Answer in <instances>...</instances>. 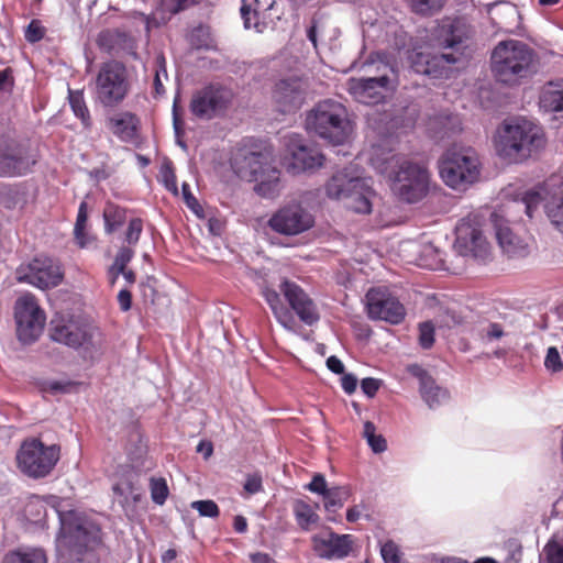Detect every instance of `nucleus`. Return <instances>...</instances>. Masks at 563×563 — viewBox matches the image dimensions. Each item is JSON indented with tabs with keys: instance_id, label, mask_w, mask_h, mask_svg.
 <instances>
[{
	"instance_id": "8",
	"label": "nucleus",
	"mask_w": 563,
	"mask_h": 563,
	"mask_svg": "<svg viewBox=\"0 0 563 563\" xmlns=\"http://www.w3.org/2000/svg\"><path fill=\"white\" fill-rule=\"evenodd\" d=\"M482 164L471 147L448 150L439 162V172L444 184L455 190H465L481 177Z\"/></svg>"
},
{
	"instance_id": "61",
	"label": "nucleus",
	"mask_w": 563,
	"mask_h": 563,
	"mask_svg": "<svg viewBox=\"0 0 563 563\" xmlns=\"http://www.w3.org/2000/svg\"><path fill=\"white\" fill-rule=\"evenodd\" d=\"M118 302L122 311H129L132 306V295L129 290L122 289L118 294Z\"/></svg>"
},
{
	"instance_id": "48",
	"label": "nucleus",
	"mask_w": 563,
	"mask_h": 563,
	"mask_svg": "<svg viewBox=\"0 0 563 563\" xmlns=\"http://www.w3.org/2000/svg\"><path fill=\"white\" fill-rule=\"evenodd\" d=\"M544 366L552 373H558L563 369V362L559 350L555 346H550L547 351Z\"/></svg>"
},
{
	"instance_id": "7",
	"label": "nucleus",
	"mask_w": 563,
	"mask_h": 563,
	"mask_svg": "<svg viewBox=\"0 0 563 563\" xmlns=\"http://www.w3.org/2000/svg\"><path fill=\"white\" fill-rule=\"evenodd\" d=\"M306 129L334 145L347 141L353 131L346 108L333 100L319 102L307 114Z\"/></svg>"
},
{
	"instance_id": "63",
	"label": "nucleus",
	"mask_w": 563,
	"mask_h": 563,
	"mask_svg": "<svg viewBox=\"0 0 563 563\" xmlns=\"http://www.w3.org/2000/svg\"><path fill=\"white\" fill-rule=\"evenodd\" d=\"M327 366L334 374H343L344 373V365L341 362V360L338 358L336 356H330L327 360Z\"/></svg>"
},
{
	"instance_id": "51",
	"label": "nucleus",
	"mask_w": 563,
	"mask_h": 563,
	"mask_svg": "<svg viewBox=\"0 0 563 563\" xmlns=\"http://www.w3.org/2000/svg\"><path fill=\"white\" fill-rule=\"evenodd\" d=\"M241 16L245 29H255L257 32L263 31V25L257 21V12L252 11L244 2L241 7Z\"/></svg>"
},
{
	"instance_id": "58",
	"label": "nucleus",
	"mask_w": 563,
	"mask_h": 563,
	"mask_svg": "<svg viewBox=\"0 0 563 563\" xmlns=\"http://www.w3.org/2000/svg\"><path fill=\"white\" fill-rule=\"evenodd\" d=\"M342 389L351 395L356 390L357 387V378L353 374H343L341 378Z\"/></svg>"
},
{
	"instance_id": "18",
	"label": "nucleus",
	"mask_w": 563,
	"mask_h": 563,
	"mask_svg": "<svg viewBox=\"0 0 563 563\" xmlns=\"http://www.w3.org/2000/svg\"><path fill=\"white\" fill-rule=\"evenodd\" d=\"M367 316L372 320L400 323L406 310L400 301L385 287L371 288L365 295Z\"/></svg>"
},
{
	"instance_id": "46",
	"label": "nucleus",
	"mask_w": 563,
	"mask_h": 563,
	"mask_svg": "<svg viewBox=\"0 0 563 563\" xmlns=\"http://www.w3.org/2000/svg\"><path fill=\"white\" fill-rule=\"evenodd\" d=\"M545 208L552 224L563 233V201L560 203L550 202Z\"/></svg>"
},
{
	"instance_id": "31",
	"label": "nucleus",
	"mask_w": 563,
	"mask_h": 563,
	"mask_svg": "<svg viewBox=\"0 0 563 563\" xmlns=\"http://www.w3.org/2000/svg\"><path fill=\"white\" fill-rule=\"evenodd\" d=\"M294 515L298 526L305 531H309L320 520L313 508L300 499L294 503Z\"/></svg>"
},
{
	"instance_id": "35",
	"label": "nucleus",
	"mask_w": 563,
	"mask_h": 563,
	"mask_svg": "<svg viewBox=\"0 0 563 563\" xmlns=\"http://www.w3.org/2000/svg\"><path fill=\"white\" fill-rule=\"evenodd\" d=\"M351 490L347 486H333L323 496V507L327 511H335L343 507L344 503L350 498Z\"/></svg>"
},
{
	"instance_id": "62",
	"label": "nucleus",
	"mask_w": 563,
	"mask_h": 563,
	"mask_svg": "<svg viewBox=\"0 0 563 563\" xmlns=\"http://www.w3.org/2000/svg\"><path fill=\"white\" fill-rule=\"evenodd\" d=\"M173 120H174V129H175V133L177 135V143L183 147V148H186V144L180 141L179 139V135L181 133V129H183V122L179 118V114H178V111H177V103L176 101L174 102V107H173Z\"/></svg>"
},
{
	"instance_id": "56",
	"label": "nucleus",
	"mask_w": 563,
	"mask_h": 563,
	"mask_svg": "<svg viewBox=\"0 0 563 563\" xmlns=\"http://www.w3.org/2000/svg\"><path fill=\"white\" fill-rule=\"evenodd\" d=\"M379 387H380V380L377 378L367 377L361 382L362 391L371 398L376 395Z\"/></svg>"
},
{
	"instance_id": "24",
	"label": "nucleus",
	"mask_w": 563,
	"mask_h": 563,
	"mask_svg": "<svg viewBox=\"0 0 563 563\" xmlns=\"http://www.w3.org/2000/svg\"><path fill=\"white\" fill-rule=\"evenodd\" d=\"M496 239L503 252L509 257H525L529 254L528 244L514 233L508 222L498 213L492 214Z\"/></svg>"
},
{
	"instance_id": "25",
	"label": "nucleus",
	"mask_w": 563,
	"mask_h": 563,
	"mask_svg": "<svg viewBox=\"0 0 563 563\" xmlns=\"http://www.w3.org/2000/svg\"><path fill=\"white\" fill-rule=\"evenodd\" d=\"M235 174L247 181L260 179L267 168H272L271 156L266 153H247L243 157L235 156L232 163Z\"/></svg>"
},
{
	"instance_id": "28",
	"label": "nucleus",
	"mask_w": 563,
	"mask_h": 563,
	"mask_svg": "<svg viewBox=\"0 0 563 563\" xmlns=\"http://www.w3.org/2000/svg\"><path fill=\"white\" fill-rule=\"evenodd\" d=\"M540 107L548 112L563 111V79L550 81L542 87Z\"/></svg>"
},
{
	"instance_id": "44",
	"label": "nucleus",
	"mask_w": 563,
	"mask_h": 563,
	"mask_svg": "<svg viewBox=\"0 0 563 563\" xmlns=\"http://www.w3.org/2000/svg\"><path fill=\"white\" fill-rule=\"evenodd\" d=\"M380 555L385 563H400L399 547L391 540L382 544Z\"/></svg>"
},
{
	"instance_id": "23",
	"label": "nucleus",
	"mask_w": 563,
	"mask_h": 563,
	"mask_svg": "<svg viewBox=\"0 0 563 563\" xmlns=\"http://www.w3.org/2000/svg\"><path fill=\"white\" fill-rule=\"evenodd\" d=\"M273 98L280 112H294L305 101V85L297 78L280 80L275 86Z\"/></svg>"
},
{
	"instance_id": "50",
	"label": "nucleus",
	"mask_w": 563,
	"mask_h": 563,
	"mask_svg": "<svg viewBox=\"0 0 563 563\" xmlns=\"http://www.w3.org/2000/svg\"><path fill=\"white\" fill-rule=\"evenodd\" d=\"M159 175H161V178H162L165 187L169 191L177 194L176 176H175L174 168L170 163H165L162 165Z\"/></svg>"
},
{
	"instance_id": "9",
	"label": "nucleus",
	"mask_w": 563,
	"mask_h": 563,
	"mask_svg": "<svg viewBox=\"0 0 563 563\" xmlns=\"http://www.w3.org/2000/svg\"><path fill=\"white\" fill-rule=\"evenodd\" d=\"M330 199L342 200L356 213H371L374 190L369 178L352 175L346 168L335 173L325 184Z\"/></svg>"
},
{
	"instance_id": "59",
	"label": "nucleus",
	"mask_w": 563,
	"mask_h": 563,
	"mask_svg": "<svg viewBox=\"0 0 563 563\" xmlns=\"http://www.w3.org/2000/svg\"><path fill=\"white\" fill-rule=\"evenodd\" d=\"M263 488L262 478L257 475L249 476L244 484V489L249 494H256Z\"/></svg>"
},
{
	"instance_id": "15",
	"label": "nucleus",
	"mask_w": 563,
	"mask_h": 563,
	"mask_svg": "<svg viewBox=\"0 0 563 563\" xmlns=\"http://www.w3.org/2000/svg\"><path fill=\"white\" fill-rule=\"evenodd\" d=\"M454 250L464 257L486 261L490 245L484 236L476 216L463 218L455 228Z\"/></svg>"
},
{
	"instance_id": "60",
	"label": "nucleus",
	"mask_w": 563,
	"mask_h": 563,
	"mask_svg": "<svg viewBox=\"0 0 563 563\" xmlns=\"http://www.w3.org/2000/svg\"><path fill=\"white\" fill-rule=\"evenodd\" d=\"M87 219H88L87 203L85 201H82L78 209L77 219H76L74 229H77L78 231H80L81 229H86Z\"/></svg>"
},
{
	"instance_id": "57",
	"label": "nucleus",
	"mask_w": 563,
	"mask_h": 563,
	"mask_svg": "<svg viewBox=\"0 0 563 563\" xmlns=\"http://www.w3.org/2000/svg\"><path fill=\"white\" fill-rule=\"evenodd\" d=\"M13 86L14 78L12 75V70L10 68L0 70V92H10Z\"/></svg>"
},
{
	"instance_id": "49",
	"label": "nucleus",
	"mask_w": 563,
	"mask_h": 563,
	"mask_svg": "<svg viewBox=\"0 0 563 563\" xmlns=\"http://www.w3.org/2000/svg\"><path fill=\"white\" fill-rule=\"evenodd\" d=\"M45 35V27L41 21L32 20L25 29L24 37L30 43H36L41 41Z\"/></svg>"
},
{
	"instance_id": "32",
	"label": "nucleus",
	"mask_w": 563,
	"mask_h": 563,
	"mask_svg": "<svg viewBox=\"0 0 563 563\" xmlns=\"http://www.w3.org/2000/svg\"><path fill=\"white\" fill-rule=\"evenodd\" d=\"M3 563H46V555L43 550L37 548L19 549L9 552Z\"/></svg>"
},
{
	"instance_id": "14",
	"label": "nucleus",
	"mask_w": 563,
	"mask_h": 563,
	"mask_svg": "<svg viewBox=\"0 0 563 563\" xmlns=\"http://www.w3.org/2000/svg\"><path fill=\"white\" fill-rule=\"evenodd\" d=\"M390 75L383 74L378 77L350 78L346 88L350 95L364 104H377L391 95L398 86V76L394 68H389Z\"/></svg>"
},
{
	"instance_id": "26",
	"label": "nucleus",
	"mask_w": 563,
	"mask_h": 563,
	"mask_svg": "<svg viewBox=\"0 0 563 563\" xmlns=\"http://www.w3.org/2000/svg\"><path fill=\"white\" fill-rule=\"evenodd\" d=\"M107 128L122 142H133L137 139L140 120L134 113L122 111L107 119Z\"/></svg>"
},
{
	"instance_id": "22",
	"label": "nucleus",
	"mask_w": 563,
	"mask_h": 563,
	"mask_svg": "<svg viewBox=\"0 0 563 563\" xmlns=\"http://www.w3.org/2000/svg\"><path fill=\"white\" fill-rule=\"evenodd\" d=\"M312 549L317 556L324 560H341L350 555L354 538L351 534H338L331 529L311 537Z\"/></svg>"
},
{
	"instance_id": "27",
	"label": "nucleus",
	"mask_w": 563,
	"mask_h": 563,
	"mask_svg": "<svg viewBox=\"0 0 563 563\" xmlns=\"http://www.w3.org/2000/svg\"><path fill=\"white\" fill-rule=\"evenodd\" d=\"M407 249L417 255V257L411 261L416 265L428 269H438L441 266L442 260L439 251L432 244L409 242Z\"/></svg>"
},
{
	"instance_id": "16",
	"label": "nucleus",
	"mask_w": 563,
	"mask_h": 563,
	"mask_svg": "<svg viewBox=\"0 0 563 563\" xmlns=\"http://www.w3.org/2000/svg\"><path fill=\"white\" fill-rule=\"evenodd\" d=\"M19 283H26L40 289L57 287L64 278V273L58 262L40 255L29 263L21 264L15 271Z\"/></svg>"
},
{
	"instance_id": "11",
	"label": "nucleus",
	"mask_w": 563,
	"mask_h": 563,
	"mask_svg": "<svg viewBox=\"0 0 563 563\" xmlns=\"http://www.w3.org/2000/svg\"><path fill=\"white\" fill-rule=\"evenodd\" d=\"M126 69L119 62L104 63L96 77L95 100L104 107L119 104L128 95Z\"/></svg>"
},
{
	"instance_id": "20",
	"label": "nucleus",
	"mask_w": 563,
	"mask_h": 563,
	"mask_svg": "<svg viewBox=\"0 0 563 563\" xmlns=\"http://www.w3.org/2000/svg\"><path fill=\"white\" fill-rule=\"evenodd\" d=\"M286 147L290 156L287 163V169L289 172L298 174L323 166L324 155L318 148L306 145L299 135H287Z\"/></svg>"
},
{
	"instance_id": "53",
	"label": "nucleus",
	"mask_w": 563,
	"mask_h": 563,
	"mask_svg": "<svg viewBox=\"0 0 563 563\" xmlns=\"http://www.w3.org/2000/svg\"><path fill=\"white\" fill-rule=\"evenodd\" d=\"M306 489H308L311 493L321 495L323 497L330 489V487H328L325 477L322 474L318 473L312 477V481L308 485H306Z\"/></svg>"
},
{
	"instance_id": "41",
	"label": "nucleus",
	"mask_w": 563,
	"mask_h": 563,
	"mask_svg": "<svg viewBox=\"0 0 563 563\" xmlns=\"http://www.w3.org/2000/svg\"><path fill=\"white\" fill-rule=\"evenodd\" d=\"M150 487L152 500L157 505H163L169 493L166 481L164 478H152Z\"/></svg>"
},
{
	"instance_id": "45",
	"label": "nucleus",
	"mask_w": 563,
	"mask_h": 563,
	"mask_svg": "<svg viewBox=\"0 0 563 563\" xmlns=\"http://www.w3.org/2000/svg\"><path fill=\"white\" fill-rule=\"evenodd\" d=\"M505 335L504 329L498 323H488L483 327L479 331L481 340L485 343L493 342L495 340H499Z\"/></svg>"
},
{
	"instance_id": "2",
	"label": "nucleus",
	"mask_w": 563,
	"mask_h": 563,
	"mask_svg": "<svg viewBox=\"0 0 563 563\" xmlns=\"http://www.w3.org/2000/svg\"><path fill=\"white\" fill-rule=\"evenodd\" d=\"M369 163L389 178L391 190L400 200L412 203L427 195L429 173L426 167L402 159L383 145L372 147Z\"/></svg>"
},
{
	"instance_id": "39",
	"label": "nucleus",
	"mask_w": 563,
	"mask_h": 563,
	"mask_svg": "<svg viewBox=\"0 0 563 563\" xmlns=\"http://www.w3.org/2000/svg\"><path fill=\"white\" fill-rule=\"evenodd\" d=\"M363 437L374 453H383L387 449V443L382 434L376 433V427L373 422L366 421L363 426Z\"/></svg>"
},
{
	"instance_id": "17",
	"label": "nucleus",
	"mask_w": 563,
	"mask_h": 563,
	"mask_svg": "<svg viewBox=\"0 0 563 563\" xmlns=\"http://www.w3.org/2000/svg\"><path fill=\"white\" fill-rule=\"evenodd\" d=\"M96 332V328L75 317L56 316L51 321V339L75 350L92 345Z\"/></svg>"
},
{
	"instance_id": "54",
	"label": "nucleus",
	"mask_w": 563,
	"mask_h": 563,
	"mask_svg": "<svg viewBox=\"0 0 563 563\" xmlns=\"http://www.w3.org/2000/svg\"><path fill=\"white\" fill-rule=\"evenodd\" d=\"M134 256V251L131 247L122 246L118 251L114 262L112 265L115 266V269L123 271V268L126 267V265L130 263V261Z\"/></svg>"
},
{
	"instance_id": "6",
	"label": "nucleus",
	"mask_w": 563,
	"mask_h": 563,
	"mask_svg": "<svg viewBox=\"0 0 563 563\" xmlns=\"http://www.w3.org/2000/svg\"><path fill=\"white\" fill-rule=\"evenodd\" d=\"M490 59L495 78L508 86L519 85L534 73V52L521 41L507 40L498 43Z\"/></svg>"
},
{
	"instance_id": "40",
	"label": "nucleus",
	"mask_w": 563,
	"mask_h": 563,
	"mask_svg": "<svg viewBox=\"0 0 563 563\" xmlns=\"http://www.w3.org/2000/svg\"><path fill=\"white\" fill-rule=\"evenodd\" d=\"M78 383L71 380H46L42 384V390L52 395L70 393Z\"/></svg>"
},
{
	"instance_id": "43",
	"label": "nucleus",
	"mask_w": 563,
	"mask_h": 563,
	"mask_svg": "<svg viewBox=\"0 0 563 563\" xmlns=\"http://www.w3.org/2000/svg\"><path fill=\"white\" fill-rule=\"evenodd\" d=\"M191 508L197 510L200 516L216 518L219 516V507L213 500H196L191 503Z\"/></svg>"
},
{
	"instance_id": "36",
	"label": "nucleus",
	"mask_w": 563,
	"mask_h": 563,
	"mask_svg": "<svg viewBox=\"0 0 563 563\" xmlns=\"http://www.w3.org/2000/svg\"><path fill=\"white\" fill-rule=\"evenodd\" d=\"M68 99L74 114L81 120L86 129H89L91 126V118L82 91L69 90Z\"/></svg>"
},
{
	"instance_id": "47",
	"label": "nucleus",
	"mask_w": 563,
	"mask_h": 563,
	"mask_svg": "<svg viewBox=\"0 0 563 563\" xmlns=\"http://www.w3.org/2000/svg\"><path fill=\"white\" fill-rule=\"evenodd\" d=\"M547 563H563V542L550 541L544 547Z\"/></svg>"
},
{
	"instance_id": "38",
	"label": "nucleus",
	"mask_w": 563,
	"mask_h": 563,
	"mask_svg": "<svg viewBox=\"0 0 563 563\" xmlns=\"http://www.w3.org/2000/svg\"><path fill=\"white\" fill-rule=\"evenodd\" d=\"M446 0H405L412 12L428 16L440 11Z\"/></svg>"
},
{
	"instance_id": "19",
	"label": "nucleus",
	"mask_w": 563,
	"mask_h": 563,
	"mask_svg": "<svg viewBox=\"0 0 563 563\" xmlns=\"http://www.w3.org/2000/svg\"><path fill=\"white\" fill-rule=\"evenodd\" d=\"M233 93L230 89L210 85L196 91L190 101L191 113L202 120H210L224 111L230 104Z\"/></svg>"
},
{
	"instance_id": "30",
	"label": "nucleus",
	"mask_w": 563,
	"mask_h": 563,
	"mask_svg": "<svg viewBox=\"0 0 563 563\" xmlns=\"http://www.w3.org/2000/svg\"><path fill=\"white\" fill-rule=\"evenodd\" d=\"M118 503L126 508L141 499V489L136 487L131 476L121 477L112 487Z\"/></svg>"
},
{
	"instance_id": "3",
	"label": "nucleus",
	"mask_w": 563,
	"mask_h": 563,
	"mask_svg": "<svg viewBox=\"0 0 563 563\" xmlns=\"http://www.w3.org/2000/svg\"><path fill=\"white\" fill-rule=\"evenodd\" d=\"M60 531L56 550L60 563H95L101 545V530L81 512L57 510Z\"/></svg>"
},
{
	"instance_id": "1",
	"label": "nucleus",
	"mask_w": 563,
	"mask_h": 563,
	"mask_svg": "<svg viewBox=\"0 0 563 563\" xmlns=\"http://www.w3.org/2000/svg\"><path fill=\"white\" fill-rule=\"evenodd\" d=\"M471 31L461 20L441 24L435 33V45L442 51L431 55L415 52L410 56V65L415 73L432 78H448L451 66L457 64L470 48Z\"/></svg>"
},
{
	"instance_id": "34",
	"label": "nucleus",
	"mask_w": 563,
	"mask_h": 563,
	"mask_svg": "<svg viewBox=\"0 0 563 563\" xmlns=\"http://www.w3.org/2000/svg\"><path fill=\"white\" fill-rule=\"evenodd\" d=\"M104 230L107 233H113L126 220V210L114 203H107L103 210Z\"/></svg>"
},
{
	"instance_id": "13",
	"label": "nucleus",
	"mask_w": 563,
	"mask_h": 563,
	"mask_svg": "<svg viewBox=\"0 0 563 563\" xmlns=\"http://www.w3.org/2000/svg\"><path fill=\"white\" fill-rule=\"evenodd\" d=\"M316 224L314 216L300 202L291 201L279 207L267 221V227L284 236H298Z\"/></svg>"
},
{
	"instance_id": "42",
	"label": "nucleus",
	"mask_w": 563,
	"mask_h": 563,
	"mask_svg": "<svg viewBox=\"0 0 563 563\" xmlns=\"http://www.w3.org/2000/svg\"><path fill=\"white\" fill-rule=\"evenodd\" d=\"M143 232V220L141 218H132L129 220L128 228L124 233V241L129 245H136Z\"/></svg>"
},
{
	"instance_id": "33",
	"label": "nucleus",
	"mask_w": 563,
	"mask_h": 563,
	"mask_svg": "<svg viewBox=\"0 0 563 563\" xmlns=\"http://www.w3.org/2000/svg\"><path fill=\"white\" fill-rule=\"evenodd\" d=\"M420 393L423 400L430 408L439 406L443 400L448 398L446 390L437 386L434 382L429 377L421 378Z\"/></svg>"
},
{
	"instance_id": "5",
	"label": "nucleus",
	"mask_w": 563,
	"mask_h": 563,
	"mask_svg": "<svg viewBox=\"0 0 563 563\" xmlns=\"http://www.w3.org/2000/svg\"><path fill=\"white\" fill-rule=\"evenodd\" d=\"M543 130L523 118L505 121L497 130L495 148L508 163H521L544 146Z\"/></svg>"
},
{
	"instance_id": "29",
	"label": "nucleus",
	"mask_w": 563,
	"mask_h": 563,
	"mask_svg": "<svg viewBox=\"0 0 563 563\" xmlns=\"http://www.w3.org/2000/svg\"><path fill=\"white\" fill-rule=\"evenodd\" d=\"M256 185L254 190L263 198L274 199L278 197L283 189L280 180V172L275 168H267V170L255 180Z\"/></svg>"
},
{
	"instance_id": "55",
	"label": "nucleus",
	"mask_w": 563,
	"mask_h": 563,
	"mask_svg": "<svg viewBox=\"0 0 563 563\" xmlns=\"http://www.w3.org/2000/svg\"><path fill=\"white\" fill-rule=\"evenodd\" d=\"M541 202V196L537 191H528L522 198L525 212L529 218L532 217L533 210L538 208Z\"/></svg>"
},
{
	"instance_id": "12",
	"label": "nucleus",
	"mask_w": 563,
	"mask_h": 563,
	"mask_svg": "<svg viewBox=\"0 0 563 563\" xmlns=\"http://www.w3.org/2000/svg\"><path fill=\"white\" fill-rule=\"evenodd\" d=\"M14 321L20 342L30 344L42 334L46 316L34 295L25 292L14 302Z\"/></svg>"
},
{
	"instance_id": "37",
	"label": "nucleus",
	"mask_w": 563,
	"mask_h": 563,
	"mask_svg": "<svg viewBox=\"0 0 563 563\" xmlns=\"http://www.w3.org/2000/svg\"><path fill=\"white\" fill-rule=\"evenodd\" d=\"M24 515L26 519L35 525L44 523L47 515L46 505L40 497H32L29 499L24 507Z\"/></svg>"
},
{
	"instance_id": "64",
	"label": "nucleus",
	"mask_w": 563,
	"mask_h": 563,
	"mask_svg": "<svg viewBox=\"0 0 563 563\" xmlns=\"http://www.w3.org/2000/svg\"><path fill=\"white\" fill-rule=\"evenodd\" d=\"M74 234H75V239L80 247L88 246L92 240L91 236L88 235V233L86 232V229H81L80 231H78L77 229H74Z\"/></svg>"
},
{
	"instance_id": "10",
	"label": "nucleus",
	"mask_w": 563,
	"mask_h": 563,
	"mask_svg": "<svg viewBox=\"0 0 563 563\" xmlns=\"http://www.w3.org/2000/svg\"><path fill=\"white\" fill-rule=\"evenodd\" d=\"M59 446L45 445L37 439L25 440L16 454L18 466L22 473L33 478L48 475L59 460Z\"/></svg>"
},
{
	"instance_id": "4",
	"label": "nucleus",
	"mask_w": 563,
	"mask_h": 563,
	"mask_svg": "<svg viewBox=\"0 0 563 563\" xmlns=\"http://www.w3.org/2000/svg\"><path fill=\"white\" fill-rule=\"evenodd\" d=\"M279 290L289 307L284 303L280 294L276 289L268 285L261 286V295L269 306L276 321L285 330L296 332L295 314L307 325H313L320 320L317 303L298 284L285 278L279 285Z\"/></svg>"
},
{
	"instance_id": "52",
	"label": "nucleus",
	"mask_w": 563,
	"mask_h": 563,
	"mask_svg": "<svg viewBox=\"0 0 563 563\" xmlns=\"http://www.w3.org/2000/svg\"><path fill=\"white\" fill-rule=\"evenodd\" d=\"M419 341L422 347L429 349L432 346L434 342V329L430 322H424L420 324L419 328Z\"/></svg>"
},
{
	"instance_id": "21",
	"label": "nucleus",
	"mask_w": 563,
	"mask_h": 563,
	"mask_svg": "<svg viewBox=\"0 0 563 563\" xmlns=\"http://www.w3.org/2000/svg\"><path fill=\"white\" fill-rule=\"evenodd\" d=\"M34 161L29 156L27 147L11 139L0 141V176L13 177L25 174Z\"/></svg>"
}]
</instances>
